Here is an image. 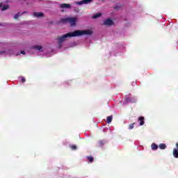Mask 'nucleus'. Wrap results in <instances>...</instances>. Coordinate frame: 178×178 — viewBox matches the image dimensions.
<instances>
[{"label": "nucleus", "mask_w": 178, "mask_h": 178, "mask_svg": "<svg viewBox=\"0 0 178 178\" xmlns=\"http://www.w3.org/2000/svg\"><path fill=\"white\" fill-rule=\"evenodd\" d=\"M91 34H92V31L90 29L85 31H74V32L66 33L65 35H63L58 38L59 48L62 47L63 42L65 41L67 38H70L72 37H79L80 35H91Z\"/></svg>", "instance_id": "obj_1"}, {"label": "nucleus", "mask_w": 178, "mask_h": 178, "mask_svg": "<svg viewBox=\"0 0 178 178\" xmlns=\"http://www.w3.org/2000/svg\"><path fill=\"white\" fill-rule=\"evenodd\" d=\"M77 22L76 17H67L61 19L60 23H70V26H76Z\"/></svg>", "instance_id": "obj_2"}, {"label": "nucleus", "mask_w": 178, "mask_h": 178, "mask_svg": "<svg viewBox=\"0 0 178 178\" xmlns=\"http://www.w3.org/2000/svg\"><path fill=\"white\" fill-rule=\"evenodd\" d=\"M92 0H82L81 1H75V5L81 6V5H88V3H91Z\"/></svg>", "instance_id": "obj_3"}, {"label": "nucleus", "mask_w": 178, "mask_h": 178, "mask_svg": "<svg viewBox=\"0 0 178 178\" xmlns=\"http://www.w3.org/2000/svg\"><path fill=\"white\" fill-rule=\"evenodd\" d=\"M60 8L63 9H70V8H72V6L67 3H62L60 5Z\"/></svg>", "instance_id": "obj_4"}, {"label": "nucleus", "mask_w": 178, "mask_h": 178, "mask_svg": "<svg viewBox=\"0 0 178 178\" xmlns=\"http://www.w3.org/2000/svg\"><path fill=\"white\" fill-rule=\"evenodd\" d=\"M104 24L105 26H112V24H113V21H112L111 19H108L104 21Z\"/></svg>", "instance_id": "obj_5"}, {"label": "nucleus", "mask_w": 178, "mask_h": 178, "mask_svg": "<svg viewBox=\"0 0 178 178\" xmlns=\"http://www.w3.org/2000/svg\"><path fill=\"white\" fill-rule=\"evenodd\" d=\"M33 49H36V51H40V52L42 51V47L41 46H33L31 49V50L33 51Z\"/></svg>", "instance_id": "obj_6"}, {"label": "nucleus", "mask_w": 178, "mask_h": 178, "mask_svg": "<svg viewBox=\"0 0 178 178\" xmlns=\"http://www.w3.org/2000/svg\"><path fill=\"white\" fill-rule=\"evenodd\" d=\"M33 16L35 17H42V16H44V14L42 13H34Z\"/></svg>", "instance_id": "obj_7"}, {"label": "nucleus", "mask_w": 178, "mask_h": 178, "mask_svg": "<svg viewBox=\"0 0 178 178\" xmlns=\"http://www.w3.org/2000/svg\"><path fill=\"white\" fill-rule=\"evenodd\" d=\"M0 8H1V10H6V9L9 8V6L8 4L4 5L3 6H2V3L0 4Z\"/></svg>", "instance_id": "obj_8"}, {"label": "nucleus", "mask_w": 178, "mask_h": 178, "mask_svg": "<svg viewBox=\"0 0 178 178\" xmlns=\"http://www.w3.org/2000/svg\"><path fill=\"white\" fill-rule=\"evenodd\" d=\"M138 120L140 122V125L143 126V124H144V117H140L138 118Z\"/></svg>", "instance_id": "obj_9"}, {"label": "nucleus", "mask_w": 178, "mask_h": 178, "mask_svg": "<svg viewBox=\"0 0 178 178\" xmlns=\"http://www.w3.org/2000/svg\"><path fill=\"white\" fill-rule=\"evenodd\" d=\"M159 148H160V149H166V145L165 143H161L159 145Z\"/></svg>", "instance_id": "obj_10"}, {"label": "nucleus", "mask_w": 178, "mask_h": 178, "mask_svg": "<svg viewBox=\"0 0 178 178\" xmlns=\"http://www.w3.org/2000/svg\"><path fill=\"white\" fill-rule=\"evenodd\" d=\"M173 156H175V158H178V150H177V149H174Z\"/></svg>", "instance_id": "obj_11"}, {"label": "nucleus", "mask_w": 178, "mask_h": 178, "mask_svg": "<svg viewBox=\"0 0 178 178\" xmlns=\"http://www.w3.org/2000/svg\"><path fill=\"white\" fill-rule=\"evenodd\" d=\"M152 149H153V150L158 149V145H156V144H155V143H152Z\"/></svg>", "instance_id": "obj_12"}, {"label": "nucleus", "mask_w": 178, "mask_h": 178, "mask_svg": "<svg viewBox=\"0 0 178 178\" xmlns=\"http://www.w3.org/2000/svg\"><path fill=\"white\" fill-rule=\"evenodd\" d=\"M101 16V13H97L92 16V19H98Z\"/></svg>", "instance_id": "obj_13"}, {"label": "nucleus", "mask_w": 178, "mask_h": 178, "mask_svg": "<svg viewBox=\"0 0 178 178\" xmlns=\"http://www.w3.org/2000/svg\"><path fill=\"white\" fill-rule=\"evenodd\" d=\"M112 119H113V118H112L111 115V116H108L107 117V123H111L112 122Z\"/></svg>", "instance_id": "obj_14"}, {"label": "nucleus", "mask_w": 178, "mask_h": 178, "mask_svg": "<svg viewBox=\"0 0 178 178\" xmlns=\"http://www.w3.org/2000/svg\"><path fill=\"white\" fill-rule=\"evenodd\" d=\"M20 79H21L22 83H25L26 82V78L25 77L21 76Z\"/></svg>", "instance_id": "obj_15"}, {"label": "nucleus", "mask_w": 178, "mask_h": 178, "mask_svg": "<svg viewBox=\"0 0 178 178\" xmlns=\"http://www.w3.org/2000/svg\"><path fill=\"white\" fill-rule=\"evenodd\" d=\"M127 102H134V101L131 100V99H129V98L126 97L125 98Z\"/></svg>", "instance_id": "obj_16"}, {"label": "nucleus", "mask_w": 178, "mask_h": 178, "mask_svg": "<svg viewBox=\"0 0 178 178\" xmlns=\"http://www.w3.org/2000/svg\"><path fill=\"white\" fill-rule=\"evenodd\" d=\"M89 162H92L94 161V158L92 156L88 157Z\"/></svg>", "instance_id": "obj_17"}, {"label": "nucleus", "mask_w": 178, "mask_h": 178, "mask_svg": "<svg viewBox=\"0 0 178 178\" xmlns=\"http://www.w3.org/2000/svg\"><path fill=\"white\" fill-rule=\"evenodd\" d=\"M19 16H20V13L16 14V15L14 16V18H15V19H19Z\"/></svg>", "instance_id": "obj_18"}, {"label": "nucleus", "mask_w": 178, "mask_h": 178, "mask_svg": "<svg viewBox=\"0 0 178 178\" xmlns=\"http://www.w3.org/2000/svg\"><path fill=\"white\" fill-rule=\"evenodd\" d=\"M132 129H134V124L129 125V129L131 130Z\"/></svg>", "instance_id": "obj_19"}, {"label": "nucleus", "mask_w": 178, "mask_h": 178, "mask_svg": "<svg viewBox=\"0 0 178 178\" xmlns=\"http://www.w3.org/2000/svg\"><path fill=\"white\" fill-rule=\"evenodd\" d=\"M70 148H71L72 149H76V145H72L70 146Z\"/></svg>", "instance_id": "obj_20"}, {"label": "nucleus", "mask_w": 178, "mask_h": 178, "mask_svg": "<svg viewBox=\"0 0 178 178\" xmlns=\"http://www.w3.org/2000/svg\"><path fill=\"white\" fill-rule=\"evenodd\" d=\"M21 54H22V55H24L26 53L24 52V51H21Z\"/></svg>", "instance_id": "obj_21"}, {"label": "nucleus", "mask_w": 178, "mask_h": 178, "mask_svg": "<svg viewBox=\"0 0 178 178\" xmlns=\"http://www.w3.org/2000/svg\"><path fill=\"white\" fill-rule=\"evenodd\" d=\"M3 54H5V51H0V55H2Z\"/></svg>", "instance_id": "obj_22"}, {"label": "nucleus", "mask_w": 178, "mask_h": 178, "mask_svg": "<svg viewBox=\"0 0 178 178\" xmlns=\"http://www.w3.org/2000/svg\"><path fill=\"white\" fill-rule=\"evenodd\" d=\"M176 147H177V148L178 149V143H176Z\"/></svg>", "instance_id": "obj_23"}]
</instances>
